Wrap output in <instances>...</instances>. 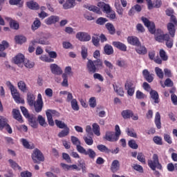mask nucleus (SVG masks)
<instances>
[{
  "instance_id": "nucleus-1",
  "label": "nucleus",
  "mask_w": 177,
  "mask_h": 177,
  "mask_svg": "<svg viewBox=\"0 0 177 177\" xmlns=\"http://www.w3.org/2000/svg\"><path fill=\"white\" fill-rule=\"evenodd\" d=\"M148 165L152 171H156V168L157 169H161L162 168V166H161V164L158 161V156L157 154L153 155V160H148Z\"/></svg>"
},
{
  "instance_id": "nucleus-2",
  "label": "nucleus",
  "mask_w": 177,
  "mask_h": 177,
  "mask_svg": "<svg viewBox=\"0 0 177 177\" xmlns=\"http://www.w3.org/2000/svg\"><path fill=\"white\" fill-rule=\"evenodd\" d=\"M77 151L81 153V154H84V156H88L89 158H91V160H95L96 157V152L91 148L86 150L82 146H77Z\"/></svg>"
},
{
  "instance_id": "nucleus-3",
  "label": "nucleus",
  "mask_w": 177,
  "mask_h": 177,
  "mask_svg": "<svg viewBox=\"0 0 177 177\" xmlns=\"http://www.w3.org/2000/svg\"><path fill=\"white\" fill-rule=\"evenodd\" d=\"M141 20L144 23L145 26L147 27L151 34H154V32H156V25L153 22L150 21L149 19H147V18L144 17H141Z\"/></svg>"
},
{
  "instance_id": "nucleus-4",
  "label": "nucleus",
  "mask_w": 177,
  "mask_h": 177,
  "mask_svg": "<svg viewBox=\"0 0 177 177\" xmlns=\"http://www.w3.org/2000/svg\"><path fill=\"white\" fill-rule=\"evenodd\" d=\"M32 158L35 164H38V161H44V158L42 152L38 149H35L32 154Z\"/></svg>"
},
{
  "instance_id": "nucleus-5",
  "label": "nucleus",
  "mask_w": 177,
  "mask_h": 177,
  "mask_svg": "<svg viewBox=\"0 0 177 177\" xmlns=\"http://www.w3.org/2000/svg\"><path fill=\"white\" fill-rule=\"evenodd\" d=\"M33 106L36 113H41V111H42V107H44V102L42 101V95L41 94H38L37 100L35 104H33Z\"/></svg>"
},
{
  "instance_id": "nucleus-6",
  "label": "nucleus",
  "mask_w": 177,
  "mask_h": 177,
  "mask_svg": "<svg viewBox=\"0 0 177 177\" xmlns=\"http://www.w3.org/2000/svg\"><path fill=\"white\" fill-rule=\"evenodd\" d=\"M104 139L108 142H117L120 139V137L114 131H106Z\"/></svg>"
},
{
  "instance_id": "nucleus-7",
  "label": "nucleus",
  "mask_w": 177,
  "mask_h": 177,
  "mask_svg": "<svg viewBox=\"0 0 177 177\" xmlns=\"http://www.w3.org/2000/svg\"><path fill=\"white\" fill-rule=\"evenodd\" d=\"M40 38L37 41H34L33 44H40V45H48L49 41H48V37L42 32L37 33Z\"/></svg>"
},
{
  "instance_id": "nucleus-8",
  "label": "nucleus",
  "mask_w": 177,
  "mask_h": 177,
  "mask_svg": "<svg viewBox=\"0 0 177 177\" xmlns=\"http://www.w3.org/2000/svg\"><path fill=\"white\" fill-rule=\"evenodd\" d=\"M76 38L82 42H88L91 41V35L85 32H79L76 34Z\"/></svg>"
},
{
  "instance_id": "nucleus-9",
  "label": "nucleus",
  "mask_w": 177,
  "mask_h": 177,
  "mask_svg": "<svg viewBox=\"0 0 177 177\" xmlns=\"http://www.w3.org/2000/svg\"><path fill=\"white\" fill-rule=\"evenodd\" d=\"M10 92L16 103H21L22 104H24V100L20 97V93H19V91H17V89L16 88L11 90Z\"/></svg>"
},
{
  "instance_id": "nucleus-10",
  "label": "nucleus",
  "mask_w": 177,
  "mask_h": 177,
  "mask_svg": "<svg viewBox=\"0 0 177 177\" xmlns=\"http://www.w3.org/2000/svg\"><path fill=\"white\" fill-rule=\"evenodd\" d=\"M50 69L52 74H54V75H62V74H63V70L56 64H51L50 65Z\"/></svg>"
},
{
  "instance_id": "nucleus-11",
  "label": "nucleus",
  "mask_w": 177,
  "mask_h": 177,
  "mask_svg": "<svg viewBox=\"0 0 177 177\" xmlns=\"http://www.w3.org/2000/svg\"><path fill=\"white\" fill-rule=\"evenodd\" d=\"M86 68H87V71H88V73H91V74H95V73H96L97 70V68H96V66L95 65L92 59L88 60L86 63Z\"/></svg>"
},
{
  "instance_id": "nucleus-12",
  "label": "nucleus",
  "mask_w": 177,
  "mask_h": 177,
  "mask_svg": "<svg viewBox=\"0 0 177 177\" xmlns=\"http://www.w3.org/2000/svg\"><path fill=\"white\" fill-rule=\"evenodd\" d=\"M133 86V84L131 82H127L124 84V88L127 91V95L129 96H133V93H135V87Z\"/></svg>"
},
{
  "instance_id": "nucleus-13",
  "label": "nucleus",
  "mask_w": 177,
  "mask_h": 177,
  "mask_svg": "<svg viewBox=\"0 0 177 177\" xmlns=\"http://www.w3.org/2000/svg\"><path fill=\"white\" fill-rule=\"evenodd\" d=\"M13 60L14 63L17 64L19 67H23V63H24V55L21 53H19L14 57Z\"/></svg>"
},
{
  "instance_id": "nucleus-14",
  "label": "nucleus",
  "mask_w": 177,
  "mask_h": 177,
  "mask_svg": "<svg viewBox=\"0 0 177 177\" xmlns=\"http://www.w3.org/2000/svg\"><path fill=\"white\" fill-rule=\"evenodd\" d=\"M59 20V18L58 16L53 15L46 19L44 22L47 24V26H52V24H56Z\"/></svg>"
},
{
  "instance_id": "nucleus-15",
  "label": "nucleus",
  "mask_w": 177,
  "mask_h": 177,
  "mask_svg": "<svg viewBox=\"0 0 177 177\" xmlns=\"http://www.w3.org/2000/svg\"><path fill=\"white\" fill-rule=\"evenodd\" d=\"M5 20H6V21H8L11 28H13V30H19V24L17 23V21L13 20L9 17H5Z\"/></svg>"
},
{
  "instance_id": "nucleus-16",
  "label": "nucleus",
  "mask_w": 177,
  "mask_h": 177,
  "mask_svg": "<svg viewBox=\"0 0 177 177\" xmlns=\"http://www.w3.org/2000/svg\"><path fill=\"white\" fill-rule=\"evenodd\" d=\"M28 118L29 125L32 127V128L37 129L38 128V120H37V117L35 115H30Z\"/></svg>"
},
{
  "instance_id": "nucleus-17",
  "label": "nucleus",
  "mask_w": 177,
  "mask_h": 177,
  "mask_svg": "<svg viewBox=\"0 0 177 177\" xmlns=\"http://www.w3.org/2000/svg\"><path fill=\"white\" fill-rule=\"evenodd\" d=\"M142 75L145 78L146 81H147V82H153V80H154V75L150 74V72H149L147 69H145L142 71Z\"/></svg>"
},
{
  "instance_id": "nucleus-18",
  "label": "nucleus",
  "mask_w": 177,
  "mask_h": 177,
  "mask_svg": "<svg viewBox=\"0 0 177 177\" xmlns=\"http://www.w3.org/2000/svg\"><path fill=\"white\" fill-rule=\"evenodd\" d=\"M177 27V24H175L174 23H169L167 24V30L169 32V35L171 37H175V31Z\"/></svg>"
},
{
  "instance_id": "nucleus-19",
  "label": "nucleus",
  "mask_w": 177,
  "mask_h": 177,
  "mask_svg": "<svg viewBox=\"0 0 177 177\" xmlns=\"http://www.w3.org/2000/svg\"><path fill=\"white\" fill-rule=\"evenodd\" d=\"M121 115L124 118V120H128L131 117H133V111L129 109L124 110L122 111Z\"/></svg>"
},
{
  "instance_id": "nucleus-20",
  "label": "nucleus",
  "mask_w": 177,
  "mask_h": 177,
  "mask_svg": "<svg viewBox=\"0 0 177 177\" xmlns=\"http://www.w3.org/2000/svg\"><path fill=\"white\" fill-rule=\"evenodd\" d=\"M112 45L122 52H127V46L120 41H113Z\"/></svg>"
},
{
  "instance_id": "nucleus-21",
  "label": "nucleus",
  "mask_w": 177,
  "mask_h": 177,
  "mask_svg": "<svg viewBox=\"0 0 177 177\" xmlns=\"http://www.w3.org/2000/svg\"><path fill=\"white\" fill-rule=\"evenodd\" d=\"M35 102V95L31 93H28L27 94V103L30 106L32 107Z\"/></svg>"
},
{
  "instance_id": "nucleus-22",
  "label": "nucleus",
  "mask_w": 177,
  "mask_h": 177,
  "mask_svg": "<svg viewBox=\"0 0 177 177\" xmlns=\"http://www.w3.org/2000/svg\"><path fill=\"white\" fill-rule=\"evenodd\" d=\"M26 5L28 8L32 10H38V9H39V4L34 1L26 2Z\"/></svg>"
},
{
  "instance_id": "nucleus-23",
  "label": "nucleus",
  "mask_w": 177,
  "mask_h": 177,
  "mask_svg": "<svg viewBox=\"0 0 177 177\" xmlns=\"http://www.w3.org/2000/svg\"><path fill=\"white\" fill-rule=\"evenodd\" d=\"M115 8L116 9V12L118 14L122 17V15H124V9L121 7V4L120 3V0H115Z\"/></svg>"
},
{
  "instance_id": "nucleus-24",
  "label": "nucleus",
  "mask_w": 177,
  "mask_h": 177,
  "mask_svg": "<svg viewBox=\"0 0 177 177\" xmlns=\"http://www.w3.org/2000/svg\"><path fill=\"white\" fill-rule=\"evenodd\" d=\"M75 6V0H66V2L63 4L64 9H71Z\"/></svg>"
},
{
  "instance_id": "nucleus-25",
  "label": "nucleus",
  "mask_w": 177,
  "mask_h": 177,
  "mask_svg": "<svg viewBox=\"0 0 177 177\" xmlns=\"http://www.w3.org/2000/svg\"><path fill=\"white\" fill-rule=\"evenodd\" d=\"M127 41L130 45H134L135 46H138V45H140V41H139V39L136 37H129L127 38Z\"/></svg>"
},
{
  "instance_id": "nucleus-26",
  "label": "nucleus",
  "mask_w": 177,
  "mask_h": 177,
  "mask_svg": "<svg viewBox=\"0 0 177 177\" xmlns=\"http://www.w3.org/2000/svg\"><path fill=\"white\" fill-rule=\"evenodd\" d=\"M12 115L13 118L15 120H17V121H19V122H23V118L21 117V115L20 114V111L17 109H13L12 110Z\"/></svg>"
},
{
  "instance_id": "nucleus-27",
  "label": "nucleus",
  "mask_w": 177,
  "mask_h": 177,
  "mask_svg": "<svg viewBox=\"0 0 177 177\" xmlns=\"http://www.w3.org/2000/svg\"><path fill=\"white\" fill-rule=\"evenodd\" d=\"M136 52L138 53V55H146L147 53V49L145 46H141L140 43L136 47Z\"/></svg>"
},
{
  "instance_id": "nucleus-28",
  "label": "nucleus",
  "mask_w": 177,
  "mask_h": 177,
  "mask_svg": "<svg viewBox=\"0 0 177 177\" xmlns=\"http://www.w3.org/2000/svg\"><path fill=\"white\" fill-rule=\"evenodd\" d=\"M97 149L101 153H106V154H110V153H111V150L104 145H97Z\"/></svg>"
},
{
  "instance_id": "nucleus-29",
  "label": "nucleus",
  "mask_w": 177,
  "mask_h": 177,
  "mask_svg": "<svg viewBox=\"0 0 177 177\" xmlns=\"http://www.w3.org/2000/svg\"><path fill=\"white\" fill-rule=\"evenodd\" d=\"M17 86L21 92H27V91H28V87H27V84L23 80H20L17 83Z\"/></svg>"
},
{
  "instance_id": "nucleus-30",
  "label": "nucleus",
  "mask_w": 177,
  "mask_h": 177,
  "mask_svg": "<svg viewBox=\"0 0 177 177\" xmlns=\"http://www.w3.org/2000/svg\"><path fill=\"white\" fill-rule=\"evenodd\" d=\"M84 8H86V9H88V10L94 12V13H97V15H102V11H100V8L95 6L85 5Z\"/></svg>"
},
{
  "instance_id": "nucleus-31",
  "label": "nucleus",
  "mask_w": 177,
  "mask_h": 177,
  "mask_svg": "<svg viewBox=\"0 0 177 177\" xmlns=\"http://www.w3.org/2000/svg\"><path fill=\"white\" fill-rule=\"evenodd\" d=\"M97 6H99V8H102L103 12H104L106 15L112 10L110 5L106 4L104 3H98Z\"/></svg>"
},
{
  "instance_id": "nucleus-32",
  "label": "nucleus",
  "mask_w": 177,
  "mask_h": 177,
  "mask_svg": "<svg viewBox=\"0 0 177 177\" xmlns=\"http://www.w3.org/2000/svg\"><path fill=\"white\" fill-rule=\"evenodd\" d=\"M155 39L156 41H158V42H162V41H165V39H169V35H162L161 33L160 35H157L156 33Z\"/></svg>"
},
{
  "instance_id": "nucleus-33",
  "label": "nucleus",
  "mask_w": 177,
  "mask_h": 177,
  "mask_svg": "<svg viewBox=\"0 0 177 177\" xmlns=\"http://www.w3.org/2000/svg\"><path fill=\"white\" fill-rule=\"evenodd\" d=\"M111 169L112 172H117L120 169V161L115 160L112 162Z\"/></svg>"
},
{
  "instance_id": "nucleus-34",
  "label": "nucleus",
  "mask_w": 177,
  "mask_h": 177,
  "mask_svg": "<svg viewBox=\"0 0 177 177\" xmlns=\"http://www.w3.org/2000/svg\"><path fill=\"white\" fill-rule=\"evenodd\" d=\"M40 27H41V21H39V19L36 18L31 26V30L32 31H35L38 30Z\"/></svg>"
},
{
  "instance_id": "nucleus-35",
  "label": "nucleus",
  "mask_w": 177,
  "mask_h": 177,
  "mask_svg": "<svg viewBox=\"0 0 177 177\" xmlns=\"http://www.w3.org/2000/svg\"><path fill=\"white\" fill-rule=\"evenodd\" d=\"M149 93L151 99L154 100V103H160L158 93H157V91L151 90Z\"/></svg>"
},
{
  "instance_id": "nucleus-36",
  "label": "nucleus",
  "mask_w": 177,
  "mask_h": 177,
  "mask_svg": "<svg viewBox=\"0 0 177 177\" xmlns=\"http://www.w3.org/2000/svg\"><path fill=\"white\" fill-rule=\"evenodd\" d=\"M155 124L158 129H161V115L159 112L156 113Z\"/></svg>"
},
{
  "instance_id": "nucleus-37",
  "label": "nucleus",
  "mask_w": 177,
  "mask_h": 177,
  "mask_svg": "<svg viewBox=\"0 0 177 177\" xmlns=\"http://www.w3.org/2000/svg\"><path fill=\"white\" fill-rule=\"evenodd\" d=\"M105 27L108 30L111 35H114V34H115V28L114 27V25H113L111 23H107L105 25Z\"/></svg>"
},
{
  "instance_id": "nucleus-38",
  "label": "nucleus",
  "mask_w": 177,
  "mask_h": 177,
  "mask_svg": "<svg viewBox=\"0 0 177 177\" xmlns=\"http://www.w3.org/2000/svg\"><path fill=\"white\" fill-rule=\"evenodd\" d=\"M15 40L16 44H24V42H26L27 41V38H26V37L23 36V35H17L15 37Z\"/></svg>"
},
{
  "instance_id": "nucleus-39",
  "label": "nucleus",
  "mask_w": 177,
  "mask_h": 177,
  "mask_svg": "<svg viewBox=\"0 0 177 177\" xmlns=\"http://www.w3.org/2000/svg\"><path fill=\"white\" fill-rule=\"evenodd\" d=\"M104 53L105 55H113V53H114V50L113 49V46L106 44L105 45L104 48Z\"/></svg>"
},
{
  "instance_id": "nucleus-40",
  "label": "nucleus",
  "mask_w": 177,
  "mask_h": 177,
  "mask_svg": "<svg viewBox=\"0 0 177 177\" xmlns=\"http://www.w3.org/2000/svg\"><path fill=\"white\" fill-rule=\"evenodd\" d=\"M37 121L39 125H41V127H44V128H46V127H48V123H46V121L45 120V118H43L42 115H38Z\"/></svg>"
},
{
  "instance_id": "nucleus-41",
  "label": "nucleus",
  "mask_w": 177,
  "mask_h": 177,
  "mask_svg": "<svg viewBox=\"0 0 177 177\" xmlns=\"http://www.w3.org/2000/svg\"><path fill=\"white\" fill-rule=\"evenodd\" d=\"M83 139L88 146H92L93 145V138H92V136H84Z\"/></svg>"
},
{
  "instance_id": "nucleus-42",
  "label": "nucleus",
  "mask_w": 177,
  "mask_h": 177,
  "mask_svg": "<svg viewBox=\"0 0 177 177\" xmlns=\"http://www.w3.org/2000/svg\"><path fill=\"white\" fill-rule=\"evenodd\" d=\"M81 55L83 60H85L88 57V48L85 46H82L81 47Z\"/></svg>"
},
{
  "instance_id": "nucleus-43",
  "label": "nucleus",
  "mask_w": 177,
  "mask_h": 177,
  "mask_svg": "<svg viewBox=\"0 0 177 177\" xmlns=\"http://www.w3.org/2000/svg\"><path fill=\"white\" fill-rule=\"evenodd\" d=\"M8 162L10 163V165L14 169H17L18 171H21V167H20L16 162H15L13 160L10 159L8 160Z\"/></svg>"
},
{
  "instance_id": "nucleus-44",
  "label": "nucleus",
  "mask_w": 177,
  "mask_h": 177,
  "mask_svg": "<svg viewBox=\"0 0 177 177\" xmlns=\"http://www.w3.org/2000/svg\"><path fill=\"white\" fill-rule=\"evenodd\" d=\"M55 124L57 125V127L58 128H59L60 129H65L66 128H68L67 124H66V123H64V122H62L61 120H55Z\"/></svg>"
},
{
  "instance_id": "nucleus-45",
  "label": "nucleus",
  "mask_w": 177,
  "mask_h": 177,
  "mask_svg": "<svg viewBox=\"0 0 177 177\" xmlns=\"http://www.w3.org/2000/svg\"><path fill=\"white\" fill-rule=\"evenodd\" d=\"M68 133H70V128L66 127L58 133V136L59 138H65V136H68Z\"/></svg>"
},
{
  "instance_id": "nucleus-46",
  "label": "nucleus",
  "mask_w": 177,
  "mask_h": 177,
  "mask_svg": "<svg viewBox=\"0 0 177 177\" xmlns=\"http://www.w3.org/2000/svg\"><path fill=\"white\" fill-rule=\"evenodd\" d=\"M8 125V119L3 116H0V129H3Z\"/></svg>"
},
{
  "instance_id": "nucleus-47",
  "label": "nucleus",
  "mask_w": 177,
  "mask_h": 177,
  "mask_svg": "<svg viewBox=\"0 0 177 177\" xmlns=\"http://www.w3.org/2000/svg\"><path fill=\"white\" fill-rule=\"evenodd\" d=\"M113 89L119 96H124V88L118 86H115L114 84L113 85Z\"/></svg>"
},
{
  "instance_id": "nucleus-48",
  "label": "nucleus",
  "mask_w": 177,
  "mask_h": 177,
  "mask_svg": "<svg viewBox=\"0 0 177 177\" xmlns=\"http://www.w3.org/2000/svg\"><path fill=\"white\" fill-rule=\"evenodd\" d=\"M21 142H22L23 146L26 148V149H30V150H32V149H34V145H30V142H28L26 139L22 138L21 139Z\"/></svg>"
},
{
  "instance_id": "nucleus-49",
  "label": "nucleus",
  "mask_w": 177,
  "mask_h": 177,
  "mask_svg": "<svg viewBox=\"0 0 177 177\" xmlns=\"http://www.w3.org/2000/svg\"><path fill=\"white\" fill-rule=\"evenodd\" d=\"M126 132L128 136H131V138H138V135L136 134V132H135V130L133 129L127 128Z\"/></svg>"
},
{
  "instance_id": "nucleus-50",
  "label": "nucleus",
  "mask_w": 177,
  "mask_h": 177,
  "mask_svg": "<svg viewBox=\"0 0 177 177\" xmlns=\"http://www.w3.org/2000/svg\"><path fill=\"white\" fill-rule=\"evenodd\" d=\"M71 104L73 110H75V111H78L80 110V106H78V102L76 99H73L71 101Z\"/></svg>"
},
{
  "instance_id": "nucleus-51",
  "label": "nucleus",
  "mask_w": 177,
  "mask_h": 177,
  "mask_svg": "<svg viewBox=\"0 0 177 177\" xmlns=\"http://www.w3.org/2000/svg\"><path fill=\"white\" fill-rule=\"evenodd\" d=\"M71 139L73 145H75L76 146L77 150H78V146H81V142L80 141L78 138L75 136H71Z\"/></svg>"
},
{
  "instance_id": "nucleus-52",
  "label": "nucleus",
  "mask_w": 177,
  "mask_h": 177,
  "mask_svg": "<svg viewBox=\"0 0 177 177\" xmlns=\"http://www.w3.org/2000/svg\"><path fill=\"white\" fill-rule=\"evenodd\" d=\"M93 131L97 136H100V127L97 124H93Z\"/></svg>"
},
{
  "instance_id": "nucleus-53",
  "label": "nucleus",
  "mask_w": 177,
  "mask_h": 177,
  "mask_svg": "<svg viewBox=\"0 0 177 177\" xmlns=\"http://www.w3.org/2000/svg\"><path fill=\"white\" fill-rule=\"evenodd\" d=\"M128 145L131 149H133V150H136L139 146L138 144H136V141L135 140H131L129 141Z\"/></svg>"
},
{
  "instance_id": "nucleus-54",
  "label": "nucleus",
  "mask_w": 177,
  "mask_h": 177,
  "mask_svg": "<svg viewBox=\"0 0 177 177\" xmlns=\"http://www.w3.org/2000/svg\"><path fill=\"white\" fill-rule=\"evenodd\" d=\"M92 42L95 46H99V42H100V39L97 35H93L92 37Z\"/></svg>"
},
{
  "instance_id": "nucleus-55",
  "label": "nucleus",
  "mask_w": 177,
  "mask_h": 177,
  "mask_svg": "<svg viewBox=\"0 0 177 177\" xmlns=\"http://www.w3.org/2000/svg\"><path fill=\"white\" fill-rule=\"evenodd\" d=\"M155 72L157 75V76L162 80L164 78V73L162 72V70L158 67L155 68Z\"/></svg>"
},
{
  "instance_id": "nucleus-56",
  "label": "nucleus",
  "mask_w": 177,
  "mask_h": 177,
  "mask_svg": "<svg viewBox=\"0 0 177 177\" xmlns=\"http://www.w3.org/2000/svg\"><path fill=\"white\" fill-rule=\"evenodd\" d=\"M137 160H138V161L140 162H142V164H146V158L142 152L138 153Z\"/></svg>"
},
{
  "instance_id": "nucleus-57",
  "label": "nucleus",
  "mask_w": 177,
  "mask_h": 177,
  "mask_svg": "<svg viewBox=\"0 0 177 177\" xmlns=\"http://www.w3.org/2000/svg\"><path fill=\"white\" fill-rule=\"evenodd\" d=\"M39 59L42 62H46V63H53V62H54L53 59H50L49 57L46 56V55H41L39 57Z\"/></svg>"
},
{
  "instance_id": "nucleus-58",
  "label": "nucleus",
  "mask_w": 177,
  "mask_h": 177,
  "mask_svg": "<svg viewBox=\"0 0 177 177\" xmlns=\"http://www.w3.org/2000/svg\"><path fill=\"white\" fill-rule=\"evenodd\" d=\"M8 48H9V43L6 41H3L0 44V52H3Z\"/></svg>"
},
{
  "instance_id": "nucleus-59",
  "label": "nucleus",
  "mask_w": 177,
  "mask_h": 177,
  "mask_svg": "<svg viewBox=\"0 0 177 177\" xmlns=\"http://www.w3.org/2000/svg\"><path fill=\"white\" fill-rule=\"evenodd\" d=\"M46 113H48V114H50V115L52 118L53 117H59L60 115V113H59V112H57L55 110H52V109H48Z\"/></svg>"
},
{
  "instance_id": "nucleus-60",
  "label": "nucleus",
  "mask_w": 177,
  "mask_h": 177,
  "mask_svg": "<svg viewBox=\"0 0 177 177\" xmlns=\"http://www.w3.org/2000/svg\"><path fill=\"white\" fill-rule=\"evenodd\" d=\"M160 56L162 60H164V62H167V60H168V55H167V53H165V50L163 49L160 50Z\"/></svg>"
},
{
  "instance_id": "nucleus-61",
  "label": "nucleus",
  "mask_w": 177,
  "mask_h": 177,
  "mask_svg": "<svg viewBox=\"0 0 177 177\" xmlns=\"http://www.w3.org/2000/svg\"><path fill=\"white\" fill-rule=\"evenodd\" d=\"M24 64L25 67H26V68H32V67H34L35 64L34 62H30L29 60H24Z\"/></svg>"
},
{
  "instance_id": "nucleus-62",
  "label": "nucleus",
  "mask_w": 177,
  "mask_h": 177,
  "mask_svg": "<svg viewBox=\"0 0 177 177\" xmlns=\"http://www.w3.org/2000/svg\"><path fill=\"white\" fill-rule=\"evenodd\" d=\"M109 20L107 19L104 17H100L97 19L96 23L97 24H99L100 26H104V24L107 23Z\"/></svg>"
},
{
  "instance_id": "nucleus-63",
  "label": "nucleus",
  "mask_w": 177,
  "mask_h": 177,
  "mask_svg": "<svg viewBox=\"0 0 177 177\" xmlns=\"http://www.w3.org/2000/svg\"><path fill=\"white\" fill-rule=\"evenodd\" d=\"M106 17L111 19V20H114L115 19V11L111 10L108 13H106Z\"/></svg>"
},
{
  "instance_id": "nucleus-64",
  "label": "nucleus",
  "mask_w": 177,
  "mask_h": 177,
  "mask_svg": "<svg viewBox=\"0 0 177 177\" xmlns=\"http://www.w3.org/2000/svg\"><path fill=\"white\" fill-rule=\"evenodd\" d=\"M21 177H32V173L29 171H24L20 173Z\"/></svg>"
}]
</instances>
